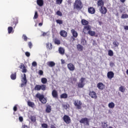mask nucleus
Instances as JSON below:
<instances>
[{
    "label": "nucleus",
    "mask_w": 128,
    "mask_h": 128,
    "mask_svg": "<svg viewBox=\"0 0 128 128\" xmlns=\"http://www.w3.org/2000/svg\"><path fill=\"white\" fill-rule=\"evenodd\" d=\"M74 105L76 106L77 110H82V103L80 100H76L74 102Z\"/></svg>",
    "instance_id": "obj_4"
},
{
    "label": "nucleus",
    "mask_w": 128,
    "mask_h": 128,
    "mask_svg": "<svg viewBox=\"0 0 128 128\" xmlns=\"http://www.w3.org/2000/svg\"><path fill=\"white\" fill-rule=\"evenodd\" d=\"M54 42L55 44L59 45L60 44V40L56 38L54 39Z\"/></svg>",
    "instance_id": "obj_36"
},
{
    "label": "nucleus",
    "mask_w": 128,
    "mask_h": 128,
    "mask_svg": "<svg viewBox=\"0 0 128 128\" xmlns=\"http://www.w3.org/2000/svg\"><path fill=\"white\" fill-rule=\"evenodd\" d=\"M58 50L60 54H64V49L62 48H60Z\"/></svg>",
    "instance_id": "obj_35"
},
{
    "label": "nucleus",
    "mask_w": 128,
    "mask_h": 128,
    "mask_svg": "<svg viewBox=\"0 0 128 128\" xmlns=\"http://www.w3.org/2000/svg\"><path fill=\"white\" fill-rule=\"evenodd\" d=\"M71 34H72L74 38H78V32H76L74 29H72L71 30Z\"/></svg>",
    "instance_id": "obj_18"
},
{
    "label": "nucleus",
    "mask_w": 128,
    "mask_h": 128,
    "mask_svg": "<svg viewBox=\"0 0 128 128\" xmlns=\"http://www.w3.org/2000/svg\"><path fill=\"white\" fill-rule=\"evenodd\" d=\"M77 50H79V52H82V50H84V46H82L80 45V44H78L76 46Z\"/></svg>",
    "instance_id": "obj_29"
},
{
    "label": "nucleus",
    "mask_w": 128,
    "mask_h": 128,
    "mask_svg": "<svg viewBox=\"0 0 128 128\" xmlns=\"http://www.w3.org/2000/svg\"><path fill=\"white\" fill-rule=\"evenodd\" d=\"M46 48L48 50H50L52 49V44L51 43L48 42L46 44Z\"/></svg>",
    "instance_id": "obj_25"
},
{
    "label": "nucleus",
    "mask_w": 128,
    "mask_h": 128,
    "mask_svg": "<svg viewBox=\"0 0 128 128\" xmlns=\"http://www.w3.org/2000/svg\"><path fill=\"white\" fill-rule=\"evenodd\" d=\"M97 4L98 6H100V8H102L104 6V2L102 0H98V1Z\"/></svg>",
    "instance_id": "obj_21"
},
{
    "label": "nucleus",
    "mask_w": 128,
    "mask_h": 128,
    "mask_svg": "<svg viewBox=\"0 0 128 128\" xmlns=\"http://www.w3.org/2000/svg\"><path fill=\"white\" fill-rule=\"evenodd\" d=\"M124 30H128V26H124Z\"/></svg>",
    "instance_id": "obj_59"
},
{
    "label": "nucleus",
    "mask_w": 128,
    "mask_h": 128,
    "mask_svg": "<svg viewBox=\"0 0 128 128\" xmlns=\"http://www.w3.org/2000/svg\"><path fill=\"white\" fill-rule=\"evenodd\" d=\"M121 18H128V14H122L121 16Z\"/></svg>",
    "instance_id": "obj_43"
},
{
    "label": "nucleus",
    "mask_w": 128,
    "mask_h": 128,
    "mask_svg": "<svg viewBox=\"0 0 128 128\" xmlns=\"http://www.w3.org/2000/svg\"><path fill=\"white\" fill-rule=\"evenodd\" d=\"M47 65L50 68H53V66H56V63L52 61H50L47 62Z\"/></svg>",
    "instance_id": "obj_22"
},
{
    "label": "nucleus",
    "mask_w": 128,
    "mask_h": 128,
    "mask_svg": "<svg viewBox=\"0 0 128 128\" xmlns=\"http://www.w3.org/2000/svg\"><path fill=\"white\" fill-rule=\"evenodd\" d=\"M80 124H84V126H90V119L87 118H82L80 120Z\"/></svg>",
    "instance_id": "obj_5"
},
{
    "label": "nucleus",
    "mask_w": 128,
    "mask_h": 128,
    "mask_svg": "<svg viewBox=\"0 0 128 128\" xmlns=\"http://www.w3.org/2000/svg\"><path fill=\"white\" fill-rule=\"evenodd\" d=\"M114 66V64L112 62H110V66Z\"/></svg>",
    "instance_id": "obj_58"
},
{
    "label": "nucleus",
    "mask_w": 128,
    "mask_h": 128,
    "mask_svg": "<svg viewBox=\"0 0 128 128\" xmlns=\"http://www.w3.org/2000/svg\"><path fill=\"white\" fill-rule=\"evenodd\" d=\"M81 23L82 24V26H88V21L84 19H82L81 20Z\"/></svg>",
    "instance_id": "obj_26"
},
{
    "label": "nucleus",
    "mask_w": 128,
    "mask_h": 128,
    "mask_svg": "<svg viewBox=\"0 0 128 128\" xmlns=\"http://www.w3.org/2000/svg\"><path fill=\"white\" fill-rule=\"evenodd\" d=\"M60 98H68V94L64 93L60 96Z\"/></svg>",
    "instance_id": "obj_34"
},
{
    "label": "nucleus",
    "mask_w": 128,
    "mask_h": 128,
    "mask_svg": "<svg viewBox=\"0 0 128 128\" xmlns=\"http://www.w3.org/2000/svg\"><path fill=\"white\" fill-rule=\"evenodd\" d=\"M38 26H42V22H40V23H39Z\"/></svg>",
    "instance_id": "obj_63"
},
{
    "label": "nucleus",
    "mask_w": 128,
    "mask_h": 128,
    "mask_svg": "<svg viewBox=\"0 0 128 128\" xmlns=\"http://www.w3.org/2000/svg\"><path fill=\"white\" fill-rule=\"evenodd\" d=\"M48 124L44 123L42 124V128H48Z\"/></svg>",
    "instance_id": "obj_46"
},
{
    "label": "nucleus",
    "mask_w": 128,
    "mask_h": 128,
    "mask_svg": "<svg viewBox=\"0 0 128 128\" xmlns=\"http://www.w3.org/2000/svg\"><path fill=\"white\" fill-rule=\"evenodd\" d=\"M88 12L90 14H96V9L93 7H90L88 8Z\"/></svg>",
    "instance_id": "obj_15"
},
{
    "label": "nucleus",
    "mask_w": 128,
    "mask_h": 128,
    "mask_svg": "<svg viewBox=\"0 0 128 128\" xmlns=\"http://www.w3.org/2000/svg\"><path fill=\"white\" fill-rule=\"evenodd\" d=\"M46 86L45 84H36L34 89L35 90H42L44 91L46 90Z\"/></svg>",
    "instance_id": "obj_3"
},
{
    "label": "nucleus",
    "mask_w": 128,
    "mask_h": 128,
    "mask_svg": "<svg viewBox=\"0 0 128 128\" xmlns=\"http://www.w3.org/2000/svg\"><path fill=\"white\" fill-rule=\"evenodd\" d=\"M114 103L113 102H111L108 104V106L110 108H114Z\"/></svg>",
    "instance_id": "obj_33"
},
{
    "label": "nucleus",
    "mask_w": 128,
    "mask_h": 128,
    "mask_svg": "<svg viewBox=\"0 0 128 128\" xmlns=\"http://www.w3.org/2000/svg\"><path fill=\"white\" fill-rule=\"evenodd\" d=\"M113 44L115 48H118L120 46V43L118 41L115 40L113 42Z\"/></svg>",
    "instance_id": "obj_38"
},
{
    "label": "nucleus",
    "mask_w": 128,
    "mask_h": 128,
    "mask_svg": "<svg viewBox=\"0 0 128 128\" xmlns=\"http://www.w3.org/2000/svg\"><path fill=\"white\" fill-rule=\"evenodd\" d=\"M19 120H20V122H24V118L22 116H20L19 117Z\"/></svg>",
    "instance_id": "obj_56"
},
{
    "label": "nucleus",
    "mask_w": 128,
    "mask_h": 128,
    "mask_svg": "<svg viewBox=\"0 0 128 128\" xmlns=\"http://www.w3.org/2000/svg\"><path fill=\"white\" fill-rule=\"evenodd\" d=\"M28 106H30V108H34V103L32 102L28 101Z\"/></svg>",
    "instance_id": "obj_37"
},
{
    "label": "nucleus",
    "mask_w": 128,
    "mask_h": 128,
    "mask_svg": "<svg viewBox=\"0 0 128 128\" xmlns=\"http://www.w3.org/2000/svg\"><path fill=\"white\" fill-rule=\"evenodd\" d=\"M52 94L53 98H58V91H56V90H54L52 91Z\"/></svg>",
    "instance_id": "obj_14"
},
{
    "label": "nucleus",
    "mask_w": 128,
    "mask_h": 128,
    "mask_svg": "<svg viewBox=\"0 0 128 128\" xmlns=\"http://www.w3.org/2000/svg\"><path fill=\"white\" fill-rule=\"evenodd\" d=\"M20 68L22 70V72L26 73L27 72L26 68V66L23 64H22L20 66Z\"/></svg>",
    "instance_id": "obj_19"
},
{
    "label": "nucleus",
    "mask_w": 128,
    "mask_h": 128,
    "mask_svg": "<svg viewBox=\"0 0 128 128\" xmlns=\"http://www.w3.org/2000/svg\"><path fill=\"white\" fill-rule=\"evenodd\" d=\"M63 120L66 122V124H70L72 122V120H70V118L68 116V115H64L63 117Z\"/></svg>",
    "instance_id": "obj_9"
},
{
    "label": "nucleus",
    "mask_w": 128,
    "mask_h": 128,
    "mask_svg": "<svg viewBox=\"0 0 128 128\" xmlns=\"http://www.w3.org/2000/svg\"><path fill=\"white\" fill-rule=\"evenodd\" d=\"M74 8L77 10H80L82 8V0H76Z\"/></svg>",
    "instance_id": "obj_1"
},
{
    "label": "nucleus",
    "mask_w": 128,
    "mask_h": 128,
    "mask_svg": "<svg viewBox=\"0 0 128 128\" xmlns=\"http://www.w3.org/2000/svg\"><path fill=\"white\" fill-rule=\"evenodd\" d=\"M67 66L69 70H70V72H74V70H76V67L74 66V64L72 63L68 64Z\"/></svg>",
    "instance_id": "obj_11"
},
{
    "label": "nucleus",
    "mask_w": 128,
    "mask_h": 128,
    "mask_svg": "<svg viewBox=\"0 0 128 128\" xmlns=\"http://www.w3.org/2000/svg\"><path fill=\"white\" fill-rule=\"evenodd\" d=\"M36 98H38L40 102H42V104H46V98H44V95L42 94H40V93H38L36 94Z\"/></svg>",
    "instance_id": "obj_2"
},
{
    "label": "nucleus",
    "mask_w": 128,
    "mask_h": 128,
    "mask_svg": "<svg viewBox=\"0 0 128 128\" xmlns=\"http://www.w3.org/2000/svg\"><path fill=\"white\" fill-rule=\"evenodd\" d=\"M88 34H90L91 36H96V32L90 30L88 31Z\"/></svg>",
    "instance_id": "obj_30"
},
{
    "label": "nucleus",
    "mask_w": 128,
    "mask_h": 128,
    "mask_svg": "<svg viewBox=\"0 0 128 128\" xmlns=\"http://www.w3.org/2000/svg\"><path fill=\"white\" fill-rule=\"evenodd\" d=\"M84 80H86V78L84 77L80 78V82L78 84V88H82L84 86Z\"/></svg>",
    "instance_id": "obj_7"
},
{
    "label": "nucleus",
    "mask_w": 128,
    "mask_h": 128,
    "mask_svg": "<svg viewBox=\"0 0 128 128\" xmlns=\"http://www.w3.org/2000/svg\"><path fill=\"white\" fill-rule=\"evenodd\" d=\"M13 110L14 112H16V110H18V107L16 106V105L14 106Z\"/></svg>",
    "instance_id": "obj_55"
},
{
    "label": "nucleus",
    "mask_w": 128,
    "mask_h": 128,
    "mask_svg": "<svg viewBox=\"0 0 128 128\" xmlns=\"http://www.w3.org/2000/svg\"><path fill=\"white\" fill-rule=\"evenodd\" d=\"M70 105L68 104H62V107L64 110H68V106Z\"/></svg>",
    "instance_id": "obj_44"
},
{
    "label": "nucleus",
    "mask_w": 128,
    "mask_h": 128,
    "mask_svg": "<svg viewBox=\"0 0 128 128\" xmlns=\"http://www.w3.org/2000/svg\"><path fill=\"white\" fill-rule=\"evenodd\" d=\"M97 88H98L99 90H102L104 88L105 86L102 82H99L97 84Z\"/></svg>",
    "instance_id": "obj_17"
},
{
    "label": "nucleus",
    "mask_w": 128,
    "mask_h": 128,
    "mask_svg": "<svg viewBox=\"0 0 128 128\" xmlns=\"http://www.w3.org/2000/svg\"><path fill=\"white\" fill-rule=\"evenodd\" d=\"M22 128H28V125H26V124L22 125Z\"/></svg>",
    "instance_id": "obj_57"
},
{
    "label": "nucleus",
    "mask_w": 128,
    "mask_h": 128,
    "mask_svg": "<svg viewBox=\"0 0 128 128\" xmlns=\"http://www.w3.org/2000/svg\"><path fill=\"white\" fill-rule=\"evenodd\" d=\"M81 44H82V46H86V40L84 39L82 40Z\"/></svg>",
    "instance_id": "obj_45"
},
{
    "label": "nucleus",
    "mask_w": 128,
    "mask_h": 128,
    "mask_svg": "<svg viewBox=\"0 0 128 128\" xmlns=\"http://www.w3.org/2000/svg\"><path fill=\"white\" fill-rule=\"evenodd\" d=\"M61 62H62V64H64L66 62H64V60H62Z\"/></svg>",
    "instance_id": "obj_62"
},
{
    "label": "nucleus",
    "mask_w": 128,
    "mask_h": 128,
    "mask_svg": "<svg viewBox=\"0 0 128 128\" xmlns=\"http://www.w3.org/2000/svg\"><path fill=\"white\" fill-rule=\"evenodd\" d=\"M30 120L32 122H36V116H30Z\"/></svg>",
    "instance_id": "obj_32"
},
{
    "label": "nucleus",
    "mask_w": 128,
    "mask_h": 128,
    "mask_svg": "<svg viewBox=\"0 0 128 128\" xmlns=\"http://www.w3.org/2000/svg\"><path fill=\"white\" fill-rule=\"evenodd\" d=\"M14 30V28L12 26L8 27V34H12V30Z\"/></svg>",
    "instance_id": "obj_39"
},
{
    "label": "nucleus",
    "mask_w": 128,
    "mask_h": 128,
    "mask_svg": "<svg viewBox=\"0 0 128 128\" xmlns=\"http://www.w3.org/2000/svg\"><path fill=\"white\" fill-rule=\"evenodd\" d=\"M101 126L102 128H108V122H101Z\"/></svg>",
    "instance_id": "obj_27"
},
{
    "label": "nucleus",
    "mask_w": 128,
    "mask_h": 128,
    "mask_svg": "<svg viewBox=\"0 0 128 128\" xmlns=\"http://www.w3.org/2000/svg\"><path fill=\"white\" fill-rule=\"evenodd\" d=\"M32 66H38V64L36 63V62H34L32 63Z\"/></svg>",
    "instance_id": "obj_53"
},
{
    "label": "nucleus",
    "mask_w": 128,
    "mask_h": 128,
    "mask_svg": "<svg viewBox=\"0 0 128 128\" xmlns=\"http://www.w3.org/2000/svg\"><path fill=\"white\" fill-rule=\"evenodd\" d=\"M90 26V25H87L86 26H84L83 28V32L84 34H86L87 32H90L91 30Z\"/></svg>",
    "instance_id": "obj_16"
},
{
    "label": "nucleus",
    "mask_w": 128,
    "mask_h": 128,
    "mask_svg": "<svg viewBox=\"0 0 128 128\" xmlns=\"http://www.w3.org/2000/svg\"><path fill=\"white\" fill-rule=\"evenodd\" d=\"M100 11L102 14H106L108 12V9H106V6H103L100 8Z\"/></svg>",
    "instance_id": "obj_12"
},
{
    "label": "nucleus",
    "mask_w": 128,
    "mask_h": 128,
    "mask_svg": "<svg viewBox=\"0 0 128 128\" xmlns=\"http://www.w3.org/2000/svg\"><path fill=\"white\" fill-rule=\"evenodd\" d=\"M108 55L110 56H114V52L112 50H109L108 51Z\"/></svg>",
    "instance_id": "obj_40"
},
{
    "label": "nucleus",
    "mask_w": 128,
    "mask_h": 128,
    "mask_svg": "<svg viewBox=\"0 0 128 128\" xmlns=\"http://www.w3.org/2000/svg\"><path fill=\"white\" fill-rule=\"evenodd\" d=\"M25 54L28 58H30V53L28 52H26Z\"/></svg>",
    "instance_id": "obj_50"
},
{
    "label": "nucleus",
    "mask_w": 128,
    "mask_h": 128,
    "mask_svg": "<svg viewBox=\"0 0 128 128\" xmlns=\"http://www.w3.org/2000/svg\"><path fill=\"white\" fill-rule=\"evenodd\" d=\"M36 4L38 6H44V0H37Z\"/></svg>",
    "instance_id": "obj_24"
},
{
    "label": "nucleus",
    "mask_w": 128,
    "mask_h": 128,
    "mask_svg": "<svg viewBox=\"0 0 128 128\" xmlns=\"http://www.w3.org/2000/svg\"><path fill=\"white\" fill-rule=\"evenodd\" d=\"M63 0H56V4H62Z\"/></svg>",
    "instance_id": "obj_47"
},
{
    "label": "nucleus",
    "mask_w": 128,
    "mask_h": 128,
    "mask_svg": "<svg viewBox=\"0 0 128 128\" xmlns=\"http://www.w3.org/2000/svg\"><path fill=\"white\" fill-rule=\"evenodd\" d=\"M38 74L40 76H43L44 75V71L42 70H40L38 72Z\"/></svg>",
    "instance_id": "obj_52"
},
{
    "label": "nucleus",
    "mask_w": 128,
    "mask_h": 128,
    "mask_svg": "<svg viewBox=\"0 0 128 128\" xmlns=\"http://www.w3.org/2000/svg\"><path fill=\"white\" fill-rule=\"evenodd\" d=\"M89 96L92 98H94V100H96L98 98V96H96V93L94 91H90L89 92Z\"/></svg>",
    "instance_id": "obj_10"
},
{
    "label": "nucleus",
    "mask_w": 128,
    "mask_h": 128,
    "mask_svg": "<svg viewBox=\"0 0 128 128\" xmlns=\"http://www.w3.org/2000/svg\"><path fill=\"white\" fill-rule=\"evenodd\" d=\"M114 76V72L110 71L107 73V77L109 80H112Z\"/></svg>",
    "instance_id": "obj_13"
},
{
    "label": "nucleus",
    "mask_w": 128,
    "mask_h": 128,
    "mask_svg": "<svg viewBox=\"0 0 128 128\" xmlns=\"http://www.w3.org/2000/svg\"><path fill=\"white\" fill-rule=\"evenodd\" d=\"M10 78L11 80H14L16 79V72H15L14 74H12L10 75Z\"/></svg>",
    "instance_id": "obj_28"
},
{
    "label": "nucleus",
    "mask_w": 128,
    "mask_h": 128,
    "mask_svg": "<svg viewBox=\"0 0 128 128\" xmlns=\"http://www.w3.org/2000/svg\"><path fill=\"white\" fill-rule=\"evenodd\" d=\"M120 2H121L124 3V2H125L126 0H120Z\"/></svg>",
    "instance_id": "obj_64"
},
{
    "label": "nucleus",
    "mask_w": 128,
    "mask_h": 128,
    "mask_svg": "<svg viewBox=\"0 0 128 128\" xmlns=\"http://www.w3.org/2000/svg\"><path fill=\"white\" fill-rule=\"evenodd\" d=\"M18 24V18H14L12 20V22L10 24L12 26L14 27V28H16Z\"/></svg>",
    "instance_id": "obj_8"
},
{
    "label": "nucleus",
    "mask_w": 128,
    "mask_h": 128,
    "mask_svg": "<svg viewBox=\"0 0 128 128\" xmlns=\"http://www.w3.org/2000/svg\"><path fill=\"white\" fill-rule=\"evenodd\" d=\"M38 18V12L36 11L33 18L34 20H36V18Z\"/></svg>",
    "instance_id": "obj_42"
},
{
    "label": "nucleus",
    "mask_w": 128,
    "mask_h": 128,
    "mask_svg": "<svg viewBox=\"0 0 128 128\" xmlns=\"http://www.w3.org/2000/svg\"><path fill=\"white\" fill-rule=\"evenodd\" d=\"M22 38L24 40H25V42H26V40H28V37H26V36L25 34H23Z\"/></svg>",
    "instance_id": "obj_51"
},
{
    "label": "nucleus",
    "mask_w": 128,
    "mask_h": 128,
    "mask_svg": "<svg viewBox=\"0 0 128 128\" xmlns=\"http://www.w3.org/2000/svg\"><path fill=\"white\" fill-rule=\"evenodd\" d=\"M119 90L120 92H124V91L126 90L124 89V88L122 86H120L119 88Z\"/></svg>",
    "instance_id": "obj_41"
},
{
    "label": "nucleus",
    "mask_w": 128,
    "mask_h": 128,
    "mask_svg": "<svg viewBox=\"0 0 128 128\" xmlns=\"http://www.w3.org/2000/svg\"><path fill=\"white\" fill-rule=\"evenodd\" d=\"M72 42H74V40H76V38H74V36H72Z\"/></svg>",
    "instance_id": "obj_60"
},
{
    "label": "nucleus",
    "mask_w": 128,
    "mask_h": 128,
    "mask_svg": "<svg viewBox=\"0 0 128 128\" xmlns=\"http://www.w3.org/2000/svg\"><path fill=\"white\" fill-rule=\"evenodd\" d=\"M41 82L43 84H46V82H48V79L46 78H41Z\"/></svg>",
    "instance_id": "obj_31"
},
{
    "label": "nucleus",
    "mask_w": 128,
    "mask_h": 128,
    "mask_svg": "<svg viewBox=\"0 0 128 128\" xmlns=\"http://www.w3.org/2000/svg\"><path fill=\"white\" fill-rule=\"evenodd\" d=\"M56 22L59 24H62V20H56Z\"/></svg>",
    "instance_id": "obj_48"
},
{
    "label": "nucleus",
    "mask_w": 128,
    "mask_h": 128,
    "mask_svg": "<svg viewBox=\"0 0 128 128\" xmlns=\"http://www.w3.org/2000/svg\"><path fill=\"white\" fill-rule=\"evenodd\" d=\"M52 112V106L50 105H47L46 106V112L50 114Z\"/></svg>",
    "instance_id": "obj_20"
},
{
    "label": "nucleus",
    "mask_w": 128,
    "mask_h": 128,
    "mask_svg": "<svg viewBox=\"0 0 128 128\" xmlns=\"http://www.w3.org/2000/svg\"><path fill=\"white\" fill-rule=\"evenodd\" d=\"M22 84L20 85L21 88H24V86L26 85V84H28V80H26V74H24V77L22 78V79L21 80Z\"/></svg>",
    "instance_id": "obj_6"
},
{
    "label": "nucleus",
    "mask_w": 128,
    "mask_h": 128,
    "mask_svg": "<svg viewBox=\"0 0 128 128\" xmlns=\"http://www.w3.org/2000/svg\"><path fill=\"white\" fill-rule=\"evenodd\" d=\"M60 34L61 36H63V38H66V36H68V32L64 30L60 31Z\"/></svg>",
    "instance_id": "obj_23"
},
{
    "label": "nucleus",
    "mask_w": 128,
    "mask_h": 128,
    "mask_svg": "<svg viewBox=\"0 0 128 128\" xmlns=\"http://www.w3.org/2000/svg\"><path fill=\"white\" fill-rule=\"evenodd\" d=\"M28 46L30 48H32V42H28Z\"/></svg>",
    "instance_id": "obj_54"
},
{
    "label": "nucleus",
    "mask_w": 128,
    "mask_h": 128,
    "mask_svg": "<svg viewBox=\"0 0 128 128\" xmlns=\"http://www.w3.org/2000/svg\"><path fill=\"white\" fill-rule=\"evenodd\" d=\"M56 14L57 16H62V13L60 10L57 11Z\"/></svg>",
    "instance_id": "obj_49"
},
{
    "label": "nucleus",
    "mask_w": 128,
    "mask_h": 128,
    "mask_svg": "<svg viewBox=\"0 0 128 128\" xmlns=\"http://www.w3.org/2000/svg\"><path fill=\"white\" fill-rule=\"evenodd\" d=\"M76 80H78V79H76V78H73L74 82H76Z\"/></svg>",
    "instance_id": "obj_61"
}]
</instances>
